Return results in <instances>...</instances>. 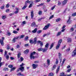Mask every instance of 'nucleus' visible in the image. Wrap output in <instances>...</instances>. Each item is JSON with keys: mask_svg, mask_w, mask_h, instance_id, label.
<instances>
[{"mask_svg": "<svg viewBox=\"0 0 76 76\" xmlns=\"http://www.w3.org/2000/svg\"><path fill=\"white\" fill-rule=\"evenodd\" d=\"M29 42L31 44H37V37H35L34 38V41L33 40L31 39L29 40Z\"/></svg>", "mask_w": 76, "mask_h": 76, "instance_id": "1", "label": "nucleus"}, {"mask_svg": "<svg viewBox=\"0 0 76 76\" xmlns=\"http://www.w3.org/2000/svg\"><path fill=\"white\" fill-rule=\"evenodd\" d=\"M62 41L63 40H62V39H60L59 40L57 44V45L56 46V50H58L59 48H60V45L61 43V42H62Z\"/></svg>", "mask_w": 76, "mask_h": 76, "instance_id": "2", "label": "nucleus"}, {"mask_svg": "<svg viewBox=\"0 0 76 76\" xmlns=\"http://www.w3.org/2000/svg\"><path fill=\"white\" fill-rule=\"evenodd\" d=\"M35 54H36V52L35 51L31 53L30 56V58L31 60L35 59V56H34V55H35Z\"/></svg>", "mask_w": 76, "mask_h": 76, "instance_id": "3", "label": "nucleus"}, {"mask_svg": "<svg viewBox=\"0 0 76 76\" xmlns=\"http://www.w3.org/2000/svg\"><path fill=\"white\" fill-rule=\"evenodd\" d=\"M24 66V64L23 63H22L20 65V67L19 68L20 70H21V72H23L24 71V67L23 66Z\"/></svg>", "mask_w": 76, "mask_h": 76, "instance_id": "4", "label": "nucleus"}, {"mask_svg": "<svg viewBox=\"0 0 76 76\" xmlns=\"http://www.w3.org/2000/svg\"><path fill=\"white\" fill-rule=\"evenodd\" d=\"M2 39H0V43L1 45L3 46L4 45V42L3 41L4 40V37H3L1 38Z\"/></svg>", "mask_w": 76, "mask_h": 76, "instance_id": "5", "label": "nucleus"}, {"mask_svg": "<svg viewBox=\"0 0 76 76\" xmlns=\"http://www.w3.org/2000/svg\"><path fill=\"white\" fill-rule=\"evenodd\" d=\"M38 64H32V67L33 69H35L36 68L38 67Z\"/></svg>", "mask_w": 76, "mask_h": 76, "instance_id": "6", "label": "nucleus"}, {"mask_svg": "<svg viewBox=\"0 0 76 76\" xmlns=\"http://www.w3.org/2000/svg\"><path fill=\"white\" fill-rule=\"evenodd\" d=\"M50 25V24L48 23L47 24V25L45 26L44 28H43V30H46V29H48V28H49Z\"/></svg>", "mask_w": 76, "mask_h": 76, "instance_id": "7", "label": "nucleus"}, {"mask_svg": "<svg viewBox=\"0 0 76 76\" xmlns=\"http://www.w3.org/2000/svg\"><path fill=\"white\" fill-rule=\"evenodd\" d=\"M72 57H75V56L76 55V48H75V50L72 52Z\"/></svg>", "mask_w": 76, "mask_h": 76, "instance_id": "8", "label": "nucleus"}, {"mask_svg": "<svg viewBox=\"0 0 76 76\" xmlns=\"http://www.w3.org/2000/svg\"><path fill=\"white\" fill-rule=\"evenodd\" d=\"M71 19V17H69V19L67 21V23H68V24H70V23H71V22H72V20H70Z\"/></svg>", "mask_w": 76, "mask_h": 76, "instance_id": "9", "label": "nucleus"}, {"mask_svg": "<svg viewBox=\"0 0 76 76\" xmlns=\"http://www.w3.org/2000/svg\"><path fill=\"white\" fill-rule=\"evenodd\" d=\"M58 56H59V58H60V63H61V61H62V58H61V54L60 53H58Z\"/></svg>", "mask_w": 76, "mask_h": 76, "instance_id": "10", "label": "nucleus"}, {"mask_svg": "<svg viewBox=\"0 0 76 76\" xmlns=\"http://www.w3.org/2000/svg\"><path fill=\"white\" fill-rule=\"evenodd\" d=\"M34 11L32 10L31 12V19H32L34 18Z\"/></svg>", "mask_w": 76, "mask_h": 76, "instance_id": "11", "label": "nucleus"}, {"mask_svg": "<svg viewBox=\"0 0 76 76\" xmlns=\"http://www.w3.org/2000/svg\"><path fill=\"white\" fill-rule=\"evenodd\" d=\"M19 37H14L12 40V42L13 43H15L16 42V40L18 39Z\"/></svg>", "mask_w": 76, "mask_h": 76, "instance_id": "12", "label": "nucleus"}, {"mask_svg": "<svg viewBox=\"0 0 76 76\" xmlns=\"http://www.w3.org/2000/svg\"><path fill=\"white\" fill-rule=\"evenodd\" d=\"M31 26L32 27H35L36 26V23H35V22H33L31 23Z\"/></svg>", "mask_w": 76, "mask_h": 76, "instance_id": "13", "label": "nucleus"}, {"mask_svg": "<svg viewBox=\"0 0 76 76\" xmlns=\"http://www.w3.org/2000/svg\"><path fill=\"white\" fill-rule=\"evenodd\" d=\"M67 41V42H72V39L71 38H68Z\"/></svg>", "mask_w": 76, "mask_h": 76, "instance_id": "14", "label": "nucleus"}, {"mask_svg": "<svg viewBox=\"0 0 76 76\" xmlns=\"http://www.w3.org/2000/svg\"><path fill=\"white\" fill-rule=\"evenodd\" d=\"M57 66V65L56 64L54 65H53V67L52 69V70H54V69H56V67Z\"/></svg>", "mask_w": 76, "mask_h": 76, "instance_id": "15", "label": "nucleus"}, {"mask_svg": "<svg viewBox=\"0 0 76 76\" xmlns=\"http://www.w3.org/2000/svg\"><path fill=\"white\" fill-rule=\"evenodd\" d=\"M29 50L27 49L24 52V53L25 54H27L29 53Z\"/></svg>", "mask_w": 76, "mask_h": 76, "instance_id": "16", "label": "nucleus"}, {"mask_svg": "<svg viewBox=\"0 0 76 76\" xmlns=\"http://www.w3.org/2000/svg\"><path fill=\"white\" fill-rule=\"evenodd\" d=\"M59 70H60V66H59L58 67L57 69H56V73L57 74L59 72Z\"/></svg>", "mask_w": 76, "mask_h": 76, "instance_id": "17", "label": "nucleus"}, {"mask_svg": "<svg viewBox=\"0 0 76 76\" xmlns=\"http://www.w3.org/2000/svg\"><path fill=\"white\" fill-rule=\"evenodd\" d=\"M26 7H27V4H25L23 7L22 8V10H24V9H25Z\"/></svg>", "mask_w": 76, "mask_h": 76, "instance_id": "18", "label": "nucleus"}, {"mask_svg": "<svg viewBox=\"0 0 76 76\" xmlns=\"http://www.w3.org/2000/svg\"><path fill=\"white\" fill-rule=\"evenodd\" d=\"M61 31H59L58 32L56 35V37H58V36H60V35H61Z\"/></svg>", "mask_w": 76, "mask_h": 76, "instance_id": "19", "label": "nucleus"}, {"mask_svg": "<svg viewBox=\"0 0 76 76\" xmlns=\"http://www.w3.org/2000/svg\"><path fill=\"white\" fill-rule=\"evenodd\" d=\"M37 31V28H36L34 29L33 31H32V33H36Z\"/></svg>", "mask_w": 76, "mask_h": 76, "instance_id": "20", "label": "nucleus"}, {"mask_svg": "<svg viewBox=\"0 0 76 76\" xmlns=\"http://www.w3.org/2000/svg\"><path fill=\"white\" fill-rule=\"evenodd\" d=\"M61 75L59 76H66V75H65V73L64 72H62L60 74Z\"/></svg>", "mask_w": 76, "mask_h": 76, "instance_id": "21", "label": "nucleus"}, {"mask_svg": "<svg viewBox=\"0 0 76 76\" xmlns=\"http://www.w3.org/2000/svg\"><path fill=\"white\" fill-rule=\"evenodd\" d=\"M67 0H64L62 3L63 5H64L66 3H67Z\"/></svg>", "mask_w": 76, "mask_h": 76, "instance_id": "22", "label": "nucleus"}, {"mask_svg": "<svg viewBox=\"0 0 76 76\" xmlns=\"http://www.w3.org/2000/svg\"><path fill=\"white\" fill-rule=\"evenodd\" d=\"M47 63L48 66H50V59H48L47 60Z\"/></svg>", "mask_w": 76, "mask_h": 76, "instance_id": "23", "label": "nucleus"}, {"mask_svg": "<svg viewBox=\"0 0 76 76\" xmlns=\"http://www.w3.org/2000/svg\"><path fill=\"white\" fill-rule=\"evenodd\" d=\"M16 9L17 11H15L14 13L15 14H17V13H18L19 12V9L18 8H16Z\"/></svg>", "mask_w": 76, "mask_h": 76, "instance_id": "24", "label": "nucleus"}, {"mask_svg": "<svg viewBox=\"0 0 76 76\" xmlns=\"http://www.w3.org/2000/svg\"><path fill=\"white\" fill-rule=\"evenodd\" d=\"M47 50H48V49L47 48H43L42 51L43 53H44L45 52H46Z\"/></svg>", "mask_w": 76, "mask_h": 76, "instance_id": "25", "label": "nucleus"}, {"mask_svg": "<svg viewBox=\"0 0 76 76\" xmlns=\"http://www.w3.org/2000/svg\"><path fill=\"white\" fill-rule=\"evenodd\" d=\"M54 47V43H52L50 46V48H49L50 50H51L52 48Z\"/></svg>", "mask_w": 76, "mask_h": 76, "instance_id": "26", "label": "nucleus"}, {"mask_svg": "<svg viewBox=\"0 0 76 76\" xmlns=\"http://www.w3.org/2000/svg\"><path fill=\"white\" fill-rule=\"evenodd\" d=\"M54 75L53 72H50L49 73L48 76H54Z\"/></svg>", "mask_w": 76, "mask_h": 76, "instance_id": "27", "label": "nucleus"}, {"mask_svg": "<svg viewBox=\"0 0 76 76\" xmlns=\"http://www.w3.org/2000/svg\"><path fill=\"white\" fill-rule=\"evenodd\" d=\"M43 50V48H40L37 49L38 51H42Z\"/></svg>", "mask_w": 76, "mask_h": 76, "instance_id": "28", "label": "nucleus"}, {"mask_svg": "<svg viewBox=\"0 0 76 76\" xmlns=\"http://www.w3.org/2000/svg\"><path fill=\"white\" fill-rule=\"evenodd\" d=\"M1 57H0V67L2 66L3 63L1 62Z\"/></svg>", "mask_w": 76, "mask_h": 76, "instance_id": "29", "label": "nucleus"}, {"mask_svg": "<svg viewBox=\"0 0 76 76\" xmlns=\"http://www.w3.org/2000/svg\"><path fill=\"white\" fill-rule=\"evenodd\" d=\"M76 16V12L72 14V17Z\"/></svg>", "mask_w": 76, "mask_h": 76, "instance_id": "30", "label": "nucleus"}, {"mask_svg": "<svg viewBox=\"0 0 76 76\" xmlns=\"http://www.w3.org/2000/svg\"><path fill=\"white\" fill-rule=\"evenodd\" d=\"M17 76H23V74H21V72H20L17 74Z\"/></svg>", "mask_w": 76, "mask_h": 76, "instance_id": "31", "label": "nucleus"}, {"mask_svg": "<svg viewBox=\"0 0 76 76\" xmlns=\"http://www.w3.org/2000/svg\"><path fill=\"white\" fill-rule=\"evenodd\" d=\"M21 55V53H18L17 55V57L18 58H20V56Z\"/></svg>", "mask_w": 76, "mask_h": 76, "instance_id": "32", "label": "nucleus"}, {"mask_svg": "<svg viewBox=\"0 0 76 76\" xmlns=\"http://www.w3.org/2000/svg\"><path fill=\"white\" fill-rule=\"evenodd\" d=\"M28 38H29V37H28V36L26 37L24 39V41H27L28 40Z\"/></svg>", "mask_w": 76, "mask_h": 76, "instance_id": "33", "label": "nucleus"}, {"mask_svg": "<svg viewBox=\"0 0 76 76\" xmlns=\"http://www.w3.org/2000/svg\"><path fill=\"white\" fill-rule=\"evenodd\" d=\"M6 18V15H2V19H5Z\"/></svg>", "mask_w": 76, "mask_h": 76, "instance_id": "34", "label": "nucleus"}, {"mask_svg": "<svg viewBox=\"0 0 76 76\" xmlns=\"http://www.w3.org/2000/svg\"><path fill=\"white\" fill-rule=\"evenodd\" d=\"M16 69L15 67H13V68H12L11 69V71H14Z\"/></svg>", "mask_w": 76, "mask_h": 76, "instance_id": "35", "label": "nucleus"}, {"mask_svg": "<svg viewBox=\"0 0 76 76\" xmlns=\"http://www.w3.org/2000/svg\"><path fill=\"white\" fill-rule=\"evenodd\" d=\"M31 1H29L28 0L26 1L25 2V4H26V3L30 4V3H31Z\"/></svg>", "mask_w": 76, "mask_h": 76, "instance_id": "36", "label": "nucleus"}, {"mask_svg": "<svg viewBox=\"0 0 76 76\" xmlns=\"http://www.w3.org/2000/svg\"><path fill=\"white\" fill-rule=\"evenodd\" d=\"M13 67V64H10L9 65H8V67L9 68H12V67Z\"/></svg>", "mask_w": 76, "mask_h": 76, "instance_id": "37", "label": "nucleus"}, {"mask_svg": "<svg viewBox=\"0 0 76 76\" xmlns=\"http://www.w3.org/2000/svg\"><path fill=\"white\" fill-rule=\"evenodd\" d=\"M48 45H49V44L48 43H47L45 46V48L48 49Z\"/></svg>", "mask_w": 76, "mask_h": 76, "instance_id": "38", "label": "nucleus"}, {"mask_svg": "<svg viewBox=\"0 0 76 76\" xmlns=\"http://www.w3.org/2000/svg\"><path fill=\"white\" fill-rule=\"evenodd\" d=\"M41 32H42V30H39L37 32V33L38 34H40V33H41Z\"/></svg>", "mask_w": 76, "mask_h": 76, "instance_id": "39", "label": "nucleus"}, {"mask_svg": "<svg viewBox=\"0 0 76 76\" xmlns=\"http://www.w3.org/2000/svg\"><path fill=\"white\" fill-rule=\"evenodd\" d=\"M3 70L5 71H8L9 69L5 67L4 68Z\"/></svg>", "mask_w": 76, "mask_h": 76, "instance_id": "40", "label": "nucleus"}, {"mask_svg": "<svg viewBox=\"0 0 76 76\" xmlns=\"http://www.w3.org/2000/svg\"><path fill=\"white\" fill-rule=\"evenodd\" d=\"M60 20H61V19H60V18H59L56 20V21L57 22H59Z\"/></svg>", "mask_w": 76, "mask_h": 76, "instance_id": "41", "label": "nucleus"}, {"mask_svg": "<svg viewBox=\"0 0 76 76\" xmlns=\"http://www.w3.org/2000/svg\"><path fill=\"white\" fill-rule=\"evenodd\" d=\"M74 31V28L73 27H72L70 29V31L71 32H73Z\"/></svg>", "mask_w": 76, "mask_h": 76, "instance_id": "42", "label": "nucleus"}, {"mask_svg": "<svg viewBox=\"0 0 76 76\" xmlns=\"http://www.w3.org/2000/svg\"><path fill=\"white\" fill-rule=\"evenodd\" d=\"M5 7V5L4 4L3 5V6L1 7L0 8H1V9H2V10L4 9Z\"/></svg>", "mask_w": 76, "mask_h": 76, "instance_id": "43", "label": "nucleus"}, {"mask_svg": "<svg viewBox=\"0 0 76 76\" xmlns=\"http://www.w3.org/2000/svg\"><path fill=\"white\" fill-rule=\"evenodd\" d=\"M38 14L39 15H41L42 14V11H39V12Z\"/></svg>", "mask_w": 76, "mask_h": 76, "instance_id": "44", "label": "nucleus"}, {"mask_svg": "<svg viewBox=\"0 0 76 76\" xmlns=\"http://www.w3.org/2000/svg\"><path fill=\"white\" fill-rule=\"evenodd\" d=\"M20 45H17L16 46V48H19L20 47Z\"/></svg>", "mask_w": 76, "mask_h": 76, "instance_id": "45", "label": "nucleus"}, {"mask_svg": "<svg viewBox=\"0 0 76 76\" xmlns=\"http://www.w3.org/2000/svg\"><path fill=\"white\" fill-rule=\"evenodd\" d=\"M44 19V18H41L39 19H38V21L39 22H40V21H41L42 19Z\"/></svg>", "mask_w": 76, "mask_h": 76, "instance_id": "46", "label": "nucleus"}, {"mask_svg": "<svg viewBox=\"0 0 76 76\" xmlns=\"http://www.w3.org/2000/svg\"><path fill=\"white\" fill-rule=\"evenodd\" d=\"M58 61L57 59H56V64H58Z\"/></svg>", "mask_w": 76, "mask_h": 76, "instance_id": "47", "label": "nucleus"}, {"mask_svg": "<svg viewBox=\"0 0 76 76\" xmlns=\"http://www.w3.org/2000/svg\"><path fill=\"white\" fill-rule=\"evenodd\" d=\"M34 63L35 64H37L39 63V61H35L34 62Z\"/></svg>", "mask_w": 76, "mask_h": 76, "instance_id": "48", "label": "nucleus"}, {"mask_svg": "<svg viewBox=\"0 0 76 76\" xmlns=\"http://www.w3.org/2000/svg\"><path fill=\"white\" fill-rule=\"evenodd\" d=\"M13 33H14V34H18V31L15 30H14L13 31Z\"/></svg>", "mask_w": 76, "mask_h": 76, "instance_id": "49", "label": "nucleus"}, {"mask_svg": "<svg viewBox=\"0 0 76 76\" xmlns=\"http://www.w3.org/2000/svg\"><path fill=\"white\" fill-rule=\"evenodd\" d=\"M6 8H9V4H7L6 5Z\"/></svg>", "mask_w": 76, "mask_h": 76, "instance_id": "50", "label": "nucleus"}, {"mask_svg": "<svg viewBox=\"0 0 76 76\" xmlns=\"http://www.w3.org/2000/svg\"><path fill=\"white\" fill-rule=\"evenodd\" d=\"M54 18V15H52L49 18V19H51L52 18Z\"/></svg>", "mask_w": 76, "mask_h": 76, "instance_id": "51", "label": "nucleus"}, {"mask_svg": "<svg viewBox=\"0 0 76 76\" xmlns=\"http://www.w3.org/2000/svg\"><path fill=\"white\" fill-rule=\"evenodd\" d=\"M10 60H15V58L12 56L10 57Z\"/></svg>", "mask_w": 76, "mask_h": 76, "instance_id": "52", "label": "nucleus"}, {"mask_svg": "<svg viewBox=\"0 0 76 76\" xmlns=\"http://www.w3.org/2000/svg\"><path fill=\"white\" fill-rule=\"evenodd\" d=\"M10 11V9H7L6 11V12L7 13H8Z\"/></svg>", "mask_w": 76, "mask_h": 76, "instance_id": "53", "label": "nucleus"}, {"mask_svg": "<svg viewBox=\"0 0 76 76\" xmlns=\"http://www.w3.org/2000/svg\"><path fill=\"white\" fill-rule=\"evenodd\" d=\"M7 50H9L10 49V46H9V45H7Z\"/></svg>", "mask_w": 76, "mask_h": 76, "instance_id": "54", "label": "nucleus"}, {"mask_svg": "<svg viewBox=\"0 0 76 76\" xmlns=\"http://www.w3.org/2000/svg\"><path fill=\"white\" fill-rule=\"evenodd\" d=\"M20 59L21 61H23L24 59H23V57H21L20 58Z\"/></svg>", "mask_w": 76, "mask_h": 76, "instance_id": "55", "label": "nucleus"}, {"mask_svg": "<svg viewBox=\"0 0 76 76\" xmlns=\"http://www.w3.org/2000/svg\"><path fill=\"white\" fill-rule=\"evenodd\" d=\"M28 46H29V45L28 44H26L24 45V47H28Z\"/></svg>", "mask_w": 76, "mask_h": 76, "instance_id": "56", "label": "nucleus"}, {"mask_svg": "<svg viewBox=\"0 0 76 76\" xmlns=\"http://www.w3.org/2000/svg\"><path fill=\"white\" fill-rule=\"evenodd\" d=\"M6 58L7 59V60H9V56L7 55L6 56Z\"/></svg>", "mask_w": 76, "mask_h": 76, "instance_id": "57", "label": "nucleus"}, {"mask_svg": "<svg viewBox=\"0 0 76 76\" xmlns=\"http://www.w3.org/2000/svg\"><path fill=\"white\" fill-rule=\"evenodd\" d=\"M40 46L41 47H42L43 45V43L42 42H41L40 43Z\"/></svg>", "mask_w": 76, "mask_h": 76, "instance_id": "58", "label": "nucleus"}, {"mask_svg": "<svg viewBox=\"0 0 76 76\" xmlns=\"http://www.w3.org/2000/svg\"><path fill=\"white\" fill-rule=\"evenodd\" d=\"M71 71V69H68V70H67V72L68 73L69 72H70Z\"/></svg>", "mask_w": 76, "mask_h": 76, "instance_id": "59", "label": "nucleus"}, {"mask_svg": "<svg viewBox=\"0 0 76 76\" xmlns=\"http://www.w3.org/2000/svg\"><path fill=\"white\" fill-rule=\"evenodd\" d=\"M24 37L25 35H21L20 36V38H23V37Z\"/></svg>", "mask_w": 76, "mask_h": 76, "instance_id": "60", "label": "nucleus"}, {"mask_svg": "<svg viewBox=\"0 0 76 76\" xmlns=\"http://www.w3.org/2000/svg\"><path fill=\"white\" fill-rule=\"evenodd\" d=\"M44 5V3H41L39 5H37V6H42Z\"/></svg>", "mask_w": 76, "mask_h": 76, "instance_id": "61", "label": "nucleus"}, {"mask_svg": "<svg viewBox=\"0 0 76 76\" xmlns=\"http://www.w3.org/2000/svg\"><path fill=\"white\" fill-rule=\"evenodd\" d=\"M41 0H36L35 1V3H38V2H39V1H40Z\"/></svg>", "mask_w": 76, "mask_h": 76, "instance_id": "62", "label": "nucleus"}, {"mask_svg": "<svg viewBox=\"0 0 76 76\" xmlns=\"http://www.w3.org/2000/svg\"><path fill=\"white\" fill-rule=\"evenodd\" d=\"M32 4H30L29 5V7H28L29 8H31V7H32Z\"/></svg>", "mask_w": 76, "mask_h": 76, "instance_id": "63", "label": "nucleus"}, {"mask_svg": "<svg viewBox=\"0 0 76 76\" xmlns=\"http://www.w3.org/2000/svg\"><path fill=\"white\" fill-rule=\"evenodd\" d=\"M56 7V6H54L53 7H52L51 8V10H54V8H55V7Z\"/></svg>", "mask_w": 76, "mask_h": 76, "instance_id": "64", "label": "nucleus"}]
</instances>
